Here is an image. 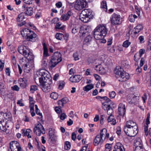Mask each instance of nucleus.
Masks as SVG:
<instances>
[{
  "instance_id": "obj_40",
  "label": "nucleus",
  "mask_w": 151,
  "mask_h": 151,
  "mask_svg": "<svg viewBox=\"0 0 151 151\" xmlns=\"http://www.w3.org/2000/svg\"><path fill=\"white\" fill-rule=\"evenodd\" d=\"M63 37V35L60 33H58L55 35L56 38L59 40H61Z\"/></svg>"
},
{
  "instance_id": "obj_27",
  "label": "nucleus",
  "mask_w": 151,
  "mask_h": 151,
  "mask_svg": "<svg viewBox=\"0 0 151 151\" xmlns=\"http://www.w3.org/2000/svg\"><path fill=\"white\" fill-rule=\"evenodd\" d=\"M114 148V150L116 151H122L124 150L123 145L120 142L116 143Z\"/></svg>"
},
{
  "instance_id": "obj_9",
  "label": "nucleus",
  "mask_w": 151,
  "mask_h": 151,
  "mask_svg": "<svg viewBox=\"0 0 151 151\" xmlns=\"http://www.w3.org/2000/svg\"><path fill=\"white\" fill-rule=\"evenodd\" d=\"M87 5V2L86 0H76L74 8L77 10H80L85 8Z\"/></svg>"
},
{
  "instance_id": "obj_49",
  "label": "nucleus",
  "mask_w": 151,
  "mask_h": 151,
  "mask_svg": "<svg viewBox=\"0 0 151 151\" xmlns=\"http://www.w3.org/2000/svg\"><path fill=\"white\" fill-rule=\"evenodd\" d=\"M47 60L45 58L42 61V65L44 67H46L47 66Z\"/></svg>"
},
{
  "instance_id": "obj_4",
  "label": "nucleus",
  "mask_w": 151,
  "mask_h": 151,
  "mask_svg": "<svg viewBox=\"0 0 151 151\" xmlns=\"http://www.w3.org/2000/svg\"><path fill=\"white\" fill-rule=\"evenodd\" d=\"M116 77L120 78L119 81L122 82H125L128 79L129 74L124 71L121 67L116 68L114 71Z\"/></svg>"
},
{
  "instance_id": "obj_50",
  "label": "nucleus",
  "mask_w": 151,
  "mask_h": 151,
  "mask_svg": "<svg viewBox=\"0 0 151 151\" xmlns=\"http://www.w3.org/2000/svg\"><path fill=\"white\" fill-rule=\"evenodd\" d=\"M134 151H145L143 147H137L135 148Z\"/></svg>"
},
{
  "instance_id": "obj_51",
  "label": "nucleus",
  "mask_w": 151,
  "mask_h": 151,
  "mask_svg": "<svg viewBox=\"0 0 151 151\" xmlns=\"http://www.w3.org/2000/svg\"><path fill=\"white\" fill-rule=\"evenodd\" d=\"M99 97L101 99H103L107 101H111V100L110 99H109L107 96H105L104 97H101L100 96H98L96 97V98Z\"/></svg>"
},
{
  "instance_id": "obj_12",
  "label": "nucleus",
  "mask_w": 151,
  "mask_h": 151,
  "mask_svg": "<svg viewBox=\"0 0 151 151\" xmlns=\"http://www.w3.org/2000/svg\"><path fill=\"white\" fill-rule=\"evenodd\" d=\"M11 151H22V149L19 143L17 141H12L10 143Z\"/></svg>"
},
{
  "instance_id": "obj_30",
  "label": "nucleus",
  "mask_w": 151,
  "mask_h": 151,
  "mask_svg": "<svg viewBox=\"0 0 151 151\" xmlns=\"http://www.w3.org/2000/svg\"><path fill=\"white\" fill-rule=\"evenodd\" d=\"M20 86L22 88H25L27 86V81L25 78L19 79Z\"/></svg>"
},
{
  "instance_id": "obj_13",
  "label": "nucleus",
  "mask_w": 151,
  "mask_h": 151,
  "mask_svg": "<svg viewBox=\"0 0 151 151\" xmlns=\"http://www.w3.org/2000/svg\"><path fill=\"white\" fill-rule=\"evenodd\" d=\"M68 100L67 98L65 97L58 101V104L60 107H56L55 108V110L57 113L60 114L61 112V110L60 108L64 106V104L67 103Z\"/></svg>"
},
{
  "instance_id": "obj_62",
  "label": "nucleus",
  "mask_w": 151,
  "mask_h": 151,
  "mask_svg": "<svg viewBox=\"0 0 151 151\" xmlns=\"http://www.w3.org/2000/svg\"><path fill=\"white\" fill-rule=\"evenodd\" d=\"M145 50L144 49H141L139 51V57H141L142 54L145 53Z\"/></svg>"
},
{
  "instance_id": "obj_23",
  "label": "nucleus",
  "mask_w": 151,
  "mask_h": 151,
  "mask_svg": "<svg viewBox=\"0 0 151 151\" xmlns=\"http://www.w3.org/2000/svg\"><path fill=\"white\" fill-rule=\"evenodd\" d=\"M82 78V77L80 75H75L73 77H70L69 80L73 83H78L79 82Z\"/></svg>"
},
{
  "instance_id": "obj_33",
  "label": "nucleus",
  "mask_w": 151,
  "mask_h": 151,
  "mask_svg": "<svg viewBox=\"0 0 151 151\" xmlns=\"http://www.w3.org/2000/svg\"><path fill=\"white\" fill-rule=\"evenodd\" d=\"M94 87V85L93 84H88L84 86L83 88V89L84 91L88 92L90 90L92 89Z\"/></svg>"
},
{
  "instance_id": "obj_15",
  "label": "nucleus",
  "mask_w": 151,
  "mask_h": 151,
  "mask_svg": "<svg viewBox=\"0 0 151 151\" xmlns=\"http://www.w3.org/2000/svg\"><path fill=\"white\" fill-rule=\"evenodd\" d=\"M22 11L28 16H31L33 13V9L32 7H28L26 4H24L22 7Z\"/></svg>"
},
{
  "instance_id": "obj_18",
  "label": "nucleus",
  "mask_w": 151,
  "mask_h": 151,
  "mask_svg": "<svg viewBox=\"0 0 151 151\" xmlns=\"http://www.w3.org/2000/svg\"><path fill=\"white\" fill-rule=\"evenodd\" d=\"M4 113L3 112H0V129L2 131L6 132L7 129L4 126L3 123L4 121Z\"/></svg>"
},
{
  "instance_id": "obj_6",
  "label": "nucleus",
  "mask_w": 151,
  "mask_h": 151,
  "mask_svg": "<svg viewBox=\"0 0 151 151\" xmlns=\"http://www.w3.org/2000/svg\"><path fill=\"white\" fill-rule=\"evenodd\" d=\"M92 13V11L91 10L89 9H84L80 14L79 19L83 22H87L93 16Z\"/></svg>"
},
{
  "instance_id": "obj_64",
  "label": "nucleus",
  "mask_w": 151,
  "mask_h": 151,
  "mask_svg": "<svg viewBox=\"0 0 151 151\" xmlns=\"http://www.w3.org/2000/svg\"><path fill=\"white\" fill-rule=\"evenodd\" d=\"M144 62L145 60L143 58H141L139 64L140 67H142L143 65Z\"/></svg>"
},
{
  "instance_id": "obj_26",
  "label": "nucleus",
  "mask_w": 151,
  "mask_h": 151,
  "mask_svg": "<svg viewBox=\"0 0 151 151\" xmlns=\"http://www.w3.org/2000/svg\"><path fill=\"white\" fill-rule=\"evenodd\" d=\"M72 15V12L70 11H68L65 14H63L61 16L60 19L63 21L68 20Z\"/></svg>"
},
{
  "instance_id": "obj_58",
  "label": "nucleus",
  "mask_w": 151,
  "mask_h": 151,
  "mask_svg": "<svg viewBox=\"0 0 151 151\" xmlns=\"http://www.w3.org/2000/svg\"><path fill=\"white\" fill-rule=\"evenodd\" d=\"M105 147L106 151H110L111 149V145L109 144H107L105 145Z\"/></svg>"
},
{
  "instance_id": "obj_25",
  "label": "nucleus",
  "mask_w": 151,
  "mask_h": 151,
  "mask_svg": "<svg viewBox=\"0 0 151 151\" xmlns=\"http://www.w3.org/2000/svg\"><path fill=\"white\" fill-rule=\"evenodd\" d=\"M150 114L148 113L147 115V117L146 120V125L144 126V132L146 136H147L148 134V124L150 123Z\"/></svg>"
},
{
  "instance_id": "obj_10",
  "label": "nucleus",
  "mask_w": 151,
  "mask_h": 151,
  "mask_svg": "<svg viewBox=\"0 0 151 151\" xmlns=\"http://www.w3.org/2000/svg\"><path fill=\"white\" fill-rule=\"evenodd\" d=\"M91 31V27L90 26L84 25L80 28L79 35L81 37H83L88 34V32Z\"/></svg>"
},
{
  "instance_id": "obj_5",
  "label": "nucleus",
  "mask_w": 151,
  "mask_h": 151,
  "mask_svg": "<svg viewBox=\"0 0 151 151\" xmlns=\"http://www.w3.org/2000/svg\"><path fill=\"white\" fill-rule=\"evenodd\" d=\"M21 33L23 37H26V39L29 41L35 42L37 39L36 34L28 29H23L21 31Z\"/></svg>"
},
{
  "instance_id": "obj_32",
  "label": "nucleus",
  "mask_w": 151,
  "mask_h": 151,
  "mask_svg": "<svg viewBox=\"0 0 151 151\" xmlns=\"http://www.w3.org/2000/svg\"><path fill=\"white\" fill-rule=\"evenodd\" d=\"M111 101H105L104 102L102 103V108L103 109L106 110L111 106Z\"/></svg>"
},
{
  "instance_id": "obj_61",
  "label": "nucleus",
  "mask_w": 151,
  "mask_h": 151,
  "mask_svg": "<svg viewBox=\"0 0 151 151\" xmlns=\"http://www.w3.org/2000/svg\"><path fill=\"white\" fill-rule=\"evenodd\" d=\"M73 56L74 57V59L75 60H79V58L77 53H74L73 54Z\"/></svg>"
},
{
  "instance_id": "obj_41",
  "label": "nucleus",
  "mask_w": 151,
  "mask_h": 151,
  "mask_svg": "<svg viewBox=\"0 0 151 151\" xmlns=\"http://www.w3.org/2000/svg\"><path fill=\"white\" fill-rule=\"evenodd\" d=\"M58 94L55 92H53L50 94L51 98L54 100L57 99L58 97Z\"/></svg>"
},
{
  "instance_id": "obj_38",
  "label": "nucleus",
  "mask_w": 151,
  "mask_h": 151,
  "mask_svg": "<svg viewBox=\"0 0 151 151\" xmlns=\"http://www.w3.org/2000/svg\"><path fill=\"white\" fill-rule=\"evenodd\" d=\"M32 132V130L30 129H27L26 131L24 132V135L27 136L28 138H31L32 136L31 135H30V133H31Z\"/></svg>"
},
{
  "instance_id": "obj_3",
  "label": "nucleus",
  "mask_w": 151,
  "mask_h": 151,
  "mask_svg": "<svg viewBox=\"0 0 151 151\" xmlns=\"http://www.w3.org/2000/svg\"><path fill=\"white\" fill-rule=\"evenodd\" d=\"M18 51L19 53L25 57L28 61H33L34 56L29 49L27 48L24 45H21L18 48Z\"/></svg>"
},
{
  "instance_id": "obj_21",
  "label": "nucleus",
  "mask_w": 151,
  "mask_h": 151,
  "mask_svg": "<svg viewBox=\"0 0 151 151\" xmlns=\"http://www.w3.org/2000/svg\"><path fill=\"white\" fill-rule=\"evenodd\" d=\"M99 135L104 140L108 139L109 137V134L107 133V129L105 128H104L100 131Z\"/></svg>"
},
{
  "instance_id": "obj_22",
  "label": "nucleus",
  "mask_w": 151,
  "mask_h": 151,
  "mask_svg": "<svg viewBox=\"0 0 151 151\" xmlns=\"http://www.w3.org/2000/svg\"><path fill=\"white\" fill-rule=\"evenodd\" d=\"M4 122H3L4 123V127H6V125L7 124V121L11 120L12 116L11 114L9 113H4Z\"/></svg>"
},
{
  "instance_id": "obj_20",
  "label": "nucleus",
  "mask_w": 151,
  "mask_h": 151,
  "mask_svg": "<svg viewBox=\"0 0 151 151\" xmlns=\"http://www.w3.org/2000/svg\"><path fill=\"white\" fill-rule=\"evenodd\" d=\"M61 56V55L59 52H56L54 53L51 59L59 63L62 60Z\"/></svg>"
},
{
  "instance_id": "obj_28",
  "label": "nucleus",
  "mask_w": 151,
  "mask_h": 151,
  "mask_svg": "<svg viewBox=\"0 0 151 151\" xmlns=\"http://www.w3.org/2000/svg\"><path fill=\"white\" fill-rule=\"evenodd\" d=\"M92 39V37L89 35L87 36L83 41V45L88 46L90 43Z\"/></svg>"
},
{
  "instance_id": "obj_36",
  "label": "nucleus",
  "mask_w": 151,
  "mask_h": 151,
  "mask_svg": "<svg viewBox=\"0 0 151 151\" xmlns=\"http://www.w3.org/2000/svg\"><path fill=\"white\" fill-rule=\"evenodd\" d=\"M24 18V13H22L19 14L17 19V22H20L22 21Z\"/></svg>"
},
{
  "instance_id": "obj_37",
  "label": "nucleus",
  "mask_w": 151,
  "mask_h": 151,
  "mask_svg": "<svg viewBox=\"0 0 151 151\" xmlns=\"http://www.w3.org/2000/svg\"><path fill=\"white\" fill-rule=\"evenodd\" d=\"M137 17V16L135 14H131L129 15V19L131 22H134L135 21V19Z\"/></svg>"
},
{
  "instance_id": "obj_39",
  "label": "nucleus",
  "mask_w": 151,
  "mask_h": 151,
  "mask_svg": "<svg viewBox=\"0 0 151 151\" xmlns=\"http://www.w3.org/2000/svg\"><path fill=\"white\" fill-rule=\"evenodd\" d=\"M61 24L60 22H58L56 23L55 28L63 30L65 27V26H63L61 27Z\"/></svg>"
},
{
  "instance_id": "obj_52",
  "label": "nucleus",
  "mask_w": 151,
  "mask_h": 151,
  "mask_svg": "<svg viewBox=\"0 0 151 151\" xmlns=\"http://www.w3.org/2000/svg\"><path fill=\"white\" fill-rule=\"evenodd\" d=\"M78 27H76L72 29V32L73 34H75L78 32Z\"/></svg>"
},
{
  "instance_id": "obj_63",
  "label": "nucleus",
  "mask_w": 151,
  "mask_h": 151,
  "mask_svg": "<svg viewBox=\"0 0 151 151\" xmlns=\"http://www.w3.org/2000/svg\"><path fill=\"white\" fill-rule=\"evenodd\" d=\"M139 39L141 43H143L144 42V37L143 36H141L139 37Z\"/></svg>"
},
{
  "instance_id": "obj_56",
  "label": "nucleus",
  "mask_w": 151,
  "mask_h": 151,
  "mask_svg": "<svg viewBox=\"0 0 151 151\" xmlns=\"http://www.w3.org/2000/svg\"><path fill=\"white\" fill-rule=\"evenodd\" d=\"M114 119V117L113 115H110L108 118L107 120L108 122L112 121Z\"/></svg>"
},
{
  "instance_id": "obj_11",
  "label": "nucleus",
  "mask_w": 151,
  "mask_h": 151,
  "mask_svg": "<svg viewBox=\"0 0 151 151\" xmlns=\"http://www.w3.org/2000/svg\"><path fill=\"white\" fill-rule=\"evenodd\" d=\"M122 18L119 15L114 13L111 16V21L113 25L119 24L121 23Z\"/></svg>"
},
{
  "instance_id": "obj_43",
  "label": "nucleus",
  "mask_w": 151,
  "mask_h": 151,
  "mask_svg": "<svg viewBox=\"0 0 151 151\" xmlns=\"http://www.w3.org/2000/svg\"><path fill=\"white\" fill-rule=\"evenodd\" d=\"M130 44L131 42H129L128 40H127L124 42L123 43L122 46L124 47L127 48L130 45Z\"/></svg>"
},
{
  "instance_id": "obj_55",
  "label": "nucleus",
  "mask_w": 151,
  "mask_h": 151,
  "mask_svg": "<svg viewBox=\"0 0 151 151\" xmlns=\"http://www.w3.org/2000/svg\"><path fill=\"white\" fill-rule=\"evenodd\" d=\"M11 88L12 90L17 91H19V88L18 86L17 85H15L14 86L12 87Z\"/></svg>"
},
{
  "instance_id": "obj_42",
  "label": "nucleus",
  "mask_w": 151,
  "mask_h": 151,
  "mask_svg": "<svg viewBox=\"0 0 151 151\" xmlns=\"http://www.w3.org/2000/svg\"><path fill=\"white\" fill-rule=\"evenodd\" d=\"M101 7L104 9L105 11H106L107 10L106 1H103L101 4Z\"/></svg>"
},
{
  "instance_id": "obj_34",
  "label": "nucleus",
  "mask_w": 151,
  "mask_h": 151,
  "mask_svg": "<svg viewBox=\"0 0 151 151\" xmlns=\"http://www.w3.org/2000/svg\"><path fill=\"white\" fill-rule=\"evenodd\" d=\"M49 135L50 139L52 141H54L55 140L56 136H55V132L52 130L50 131L49 132Z\"/></svg>"
},
{
  "instance_id": "obj_16",
  "label": "nucleus",
  "mask_w": 151,
  "mask_h": 151,
  "mask_svg": "<svg viewBox=\"0 0 151 151\" xmlns=\"http://www.w3.org/2000/svg\"><path fill=\"white\" fill-rule=\"evenodd\" d=\"M139 96L132 94H129L127 96V100L131 102V104H135L137 102Z\"/></svg>"
},
{
  "instance_id": "obj_35",
  "label": "nucleus",
  "mask_w": 151,
  "mask_h": 151,
  "mask_svg": "<svg viewBox=\"0 0 151 151\" xmlns=\"http://www.w3.org/2000/svg\"><path fill=\"white\" fill-rule=\"evenodd\" d=\"M58 63V62L51 59L50 61L49 62V65L50 67L52 68H54Z\"/></svg>"
},
{
  "instance_id": "obj_45",
  "label": "nucleus",
  "mask_w": 151,
  "mask_h": 151,
  "mask_svg": "<svg viewBox=\"0 0 151 151\" xmlns=\"http://www.w3.org/2000/svg\"><path fill=\"white\" fill-rule=\"evenodd\" d=\"M58 84H59L58 88L61 90L63 89L64 85V82L63 81H61L59 82Z\"/></svg>"
},
{
  "instance_id": "obj_47",
  "label": "nucleus",
  "mask_w": 151,
  "mask_h": 151,
  "mask_svg": "<svg viewBox=\"0 0 151 151\" xmlns=\"http://www.w3.org/2000/svg\"><path fill=\"white\" fill-rule=\"evenodd\" d=\"M116 95V93L114 91H112L109 92V97L111 99H113L115 97Z\"/></svg>"
},
{
  "instance_id": "obj_14",
  "label": "nucleus",
  "mask_w": 151,
  "mask_h": 151,
  "mask_svg": "<svg viewBox=\"0 0 151 151\" xmlns=\"http://www.w3.org/2000/svg\"><path fill=\"white\" fill-rule=\"evenodd\" d=\"M20 63L22 65V67L24 71L28 72L30 69L29 61H28L25 58H22L20 60Z\"/></svg>"
},
{
  "instance_id": "obj_53",
  "label": "nucleus",
  "mask_w": 151,
  "mask_h": 151,
  "mask_svg": "<svg viewBox=\"0 0 151 151\" xmlns=\"http://www.w3.org/2000/svg\"><path fill=\"white\" fill-rule=\"evenodd\" d=\"M66 114L63 113L61 114L60 116V117L61 120H63L66 118Z\"/></svg>"
},
{
  "instance_id": "obj_2",
  "label": "nucleus",
  "mask_w": 151,
  "mask_h": 151,
  "mask_svg": "<svg viewBox=\"0 0 151 151\" xmlns=\"http://www.w3.org/2000/svg\"><path fill=\"white\" fill-rule=\"evenodd\" d=\"M107 29L106 26L103 25L99 24L94 30L93 34L94 38L97 40H100V42L104 43L106 42L104 39L107 32Z\"/></svg>"
},
{
  "instance_id": "obj_8",
  "label": "nucleus",
  "mask_w": 151,
  "mask_h": 151,
  "mask_svg": "<svg viewBox=\"0 0 151 151\" xmlns=\"http://www.w3.org/2000/svg\"><path fill=\"white\" fill-rule=\"evenodd\" d=\"M124 130L127 136L134 137L138 132V127L135 129L134 128L124 127Z\"/></svg>"
},
{
  "instance_id": "obj_1",
  "label": "nucleus",
  "mask_w": 151,
  "mask_h": 151,
  "mask_svg": "<svg viewBox=\"0 0 151 151\" xmlns=\"http://www.w3.org/2000/svg\"><path fill=\"white\" fill-rule=\"evenodd\" d=\"M49 76L47 74V72L43 69L37 71L35 76V81L39 80L40 86L42 90L45 92L50 91L52 82L49 78Z\"/></svg>"
},
{
  "instance_id": "obj_44",
  "label": "nucleus",
  "mask_w": 151,
  "mask_h": 151,
  "mask_svg": "<svg viewBox=\"0 0 151 151\" xmlns=\"http://www.w3.org/2000/svg\"><path fill=\"white\" fill-rule=\"evenodd\" d=\"M70 144L69 142L66 141L65 142V150H68L70 148Z\"/></svg>"
},
{
  "instance_id": "obj_17",
  "label": "nucleus",
  "mask_w": 151,
  "mask_h": 151,
  "mask_svg": "<svg viewBox=\"0 0 151 151\" xmlns=\"http://www.w3.org/2000/svg\"><path fill=\"white\" fill-rule=\"evenodd\" d=\"M126 112L125 106L124 104L120 103L118 106V113L120 115L123 116Z\"/></svg>"
},
{
  "instance_id": "obj_57",
  "label": "nucleus",
  "mask_w": 151,
  "mask_h": 151,
  "mask_svg": "<svg viewBox=\"0 0 151 151\" xmlns=\"http://www.w3.org/2000/svg\"><path fill=\"white\" fill-rule=\"evenodd\" d=\"M37 89V87L36 86H31L30 88V91H36Z\"/></svg>"
},
{
  "instance_id": "obj_7",
  "label": "nucleus",
  "mask_w": 151,
  "mask_h": 151,
  "mask_svg": "<svg viewBox=\"0 0 151 151\" xmlns=\"http://www.w3.org/2000/svg\"><path fill=\"white\" fill-rule=\"evenodd\" d=\"M33 131L34 133L39 136L41 135V133L44 134L45 133V131L44 128L40 123L35 125V128Z\"/></svg>"
},
{
  "instance_id": "obj_46",
  "label": "nucleus",
  "mask_w": 151,
  "mask_h": 151,
  "mask_svg": "<svg viewBox=\"0 0 151 151\" xmlns=\"http://www.w3.org/2000/svg\"><path fill=\"white\" fill-rule=\"evenodd\" d=\"M107 114L109 115H112V114L113 112V109L112 108L111 106L109 107L107 109Z\"/></svg>"
},
{
  "instance_id": "obj_48",
  "label": "nucleus",
  "mask_w": 151,
  "mask_h": 151,
  "mask_svg": "<svg viewBox=\"0 0 151 151\" xmlns=\"http://www.w3.org/2000/svg\"><path fill=\"white\" fill-rule=\"evenodd\" d=\"M122 66L125 68H127L129 67L127 61H123L121 63Z\"/></svg>"
},
{
  "instance_id": "obj_19",
  "label": "nucleus",
  "mask_w": 151,
  "mask_h": 151,
  "mask_svg": "<svg viewBox=\"0 0 151 151\" xmlns=\"http://www.w3.org/2000/svg\"><path fill=\"white\" fill-rule=\"evenodd\" d=\"M104 140L100 136L97 134L94 139L93 144L95 146H97L99 144H102Z\"/></svg>"
},
{
  "instance_id": "obj_60",
  "label": "nucleus",
  "mask_w": 151,
  "mask_h": 151,
  "mask_svg": "<svg viewBox=\"0 0 151 151\" xmlns=\"http://www.w3.org/2000/svg\"><path fill=\"white\" fill-rule=\"evenodd\" d=\"M68 37L69 35L68 34H65L64 35H63V37L64 39L65 40L66 42H67L68 40Z\"/></svg>"
},
{
  "instance_id": "obj_24",
  "label": "nucleus",
  "mask_w": 151,
  "mask_h": 151,
  "mask_svg": "<svg viewBox=\"0 0 151 151\" xmlns=\"http://www.w3.org/2000/svg\"><path fill=\"white\" fill-rule=\"evenodd\" d=\"M124 127L134 128V129L138 127L136 123L133 121L129 120L127 121L126 123V125Z\"/></svg>"
},
{
  "instance_id": "obj_29",
  "label": "nucleus",
  "mask_w": 151,
  "mask_h": 151,
  "mask_svg": "<svg viewBox=\"0 0 151 151\" xmlns=\"http://www.w3.org/2000/svg\"><path fill=\"white\" fill-rule=\"evenodd\" d=\"M134 144V145L135 147H143L142 141L139 137L137 138L135 140Z\"/></svg>"
},
{
  "instance_id": "obj_31",
  "label": "nucleus",
  "mask_w": 151,
  "mask_h": 151,
  "mask_svg": "<svg viewBox=\"0 0 151 151\" xmlns=\"http://www.w3.org/2000/svg\"><path fill=\"white\" fill-rule=\"evenodd\" d=\"M42 45L43 49V57L45 58L49 56V55L48 53V50L46 45L45 43H43Z\"/></svg>"
},
{
  "instance_id": "obj_54",
  "label": "nucleus",
  "mask_w": 151,
  "mask_h": 151,
  "mask_svg": "<svg viewBox=\"0 0 151 151\" xmlns=\"http://www.w3.org/2000/svg\"><path fill=\"white\" fill-rule=\"evenodd\" d=\"M23 1L27 5L31 4L33 2V0H23Z\"/></svg>"
},
{
  "instance_id": "obj_59",
  "label": "nucleus",
  "mask_w": 151,
  "mask_h": 151,
  "mask_svg": "<svg viewBox=\"0 0 151 151\" xmlns=\"http://www.w3.org/2000/svg\"><path fill=\"white\" fill-rule=\"evenodd\" d=\"M22 99H21L18 100L17 103L20 106H23L24 105V104L22 102Z\"/></svg>"
}]
</instances>
